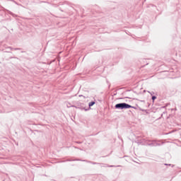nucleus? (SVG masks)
Masks as SVG:
<instances>
[{
	"label": "nucleus",
	"instance_id": "nucleus-1",
	"mask_svg": "<svg viewBox=\"0 0 181 181\" xmlns=\"http://www.w3.org/2000/svg\"><path fill=\"white\" fill-rule=\"evenodd\" d=\"M115 108H121V110H127L128 108H135L134 106H131V105H128L127 103H118L115 105Z\"/></svg>",
	"mask_w": 181,
	"mask_h": 181
},
{
	"label": "nucleus",
	"instance_id": "nucleus-2",
	"mask_svg": "<svg viewBox=\"0 0 181 181\" xmlns=\"http://www.w3.org/2000/svg\"><path fill=\"white\" fill-rule=\"evenodd\" d=\"M94 104H95V102H90V103H89V107H93V105H94Z\"/></svg>",
	"mask_w": 181,
	"mask_h": 181
},
{
	"label": "nucleus",
	"instance_id": "nucleus-3",
	"mask_svg": "<svg viewBox=\"0 0 181 181\" xmlns=\"http://www.w3.org/2000/svg\"><path fill=\"white\" fill-rule=\"evenodd\" d=\"M152 100H153V101H155V100H156V96H153Z\"/></svg>",
	"mask_w": 181,
	"mask_h": 181
}]
</instances>
